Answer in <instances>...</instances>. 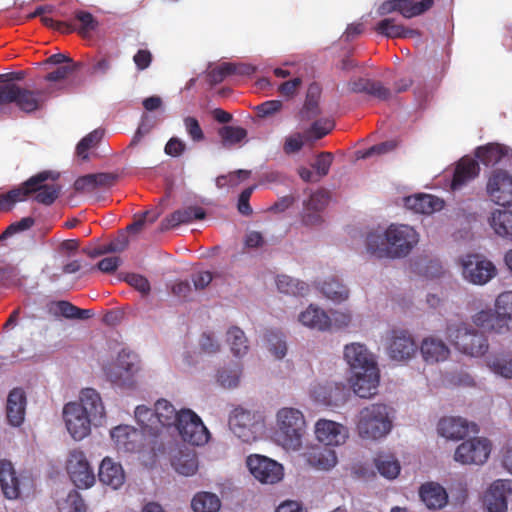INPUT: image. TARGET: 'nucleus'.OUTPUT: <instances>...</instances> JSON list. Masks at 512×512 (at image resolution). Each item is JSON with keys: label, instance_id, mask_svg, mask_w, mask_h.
Masks as SVG:
<instances>
[{"label": "nucleus", "instance_id": "1", "mask_svg": "<svg viewBox=\"0 0 512 512\" xmlns=\"http://www.w3.org/2000/svg\"><path fill=\"white\" fill-rule=\"evenodd\" d=\"M66 428L74 440H82L90 434L91 425H101L105 409L99 393L92 388L81 391L80 403L69 402L63 408Z\"/></svg>", "mask_w": 512, "mask_h": 512}, {"label": "nucleus", "instance_id": "2", "mask_svg": "<svg viewBox=\"0 0 512 512\" xmlns=\"http://www.w3.org/2000/svg\"><path fill=\"white\" fill-rule=\"evenodd\" d=\"M60 177L58 172L41 171L21 185L0 194V211L10 212L16 203L25 201L33 196V199L43 205L50 206L59 197L62 187L55 181Z\"/></svg>", "mask_w": 512, "mask_h": 512}, {"label": "nucleus", "instance_id": "3", "mask_svg": "<svg viewBox=\"0 0 512 512\" xmlns=\"http://www.w3.org/2000/svg\"><path fill=\"white\" fill-rule=\"evenodd\" d=\"M418 242L419 234L413 227L391 224L383 233H368L366 249L369 254L379 259H398L408 256Z\"/></svg>", "mask_w": 512, "mask_h": 512}, {"label": "nucleus", "instance_id": "4", "mask_svg": "<svg viewBox=\"0 0 512 512\" xmlns=\"http://www.w3.org/2000/svg\"><path fill=\"white\" fill-rule=\"evenodd\" d=\"M305 427V418L300 410L284 407L277 413L274 440L287 451H297L302 446Z\"/></svg>", "mask_w": 512, "mask_h": 512}, {"label": "nucleus", "instance_id": "5", "mask_svg": "<svg viewBox=\"0 0 512 512\" xmlns=\"http://www.w3.org/2000/svg\"><path fill=\"white\" fill-rule=\"evenodd\" d=\"M0 98L4 97L5 104H15V106L25 112L32 113L40 110L49 96L54 92L52 85L37 89L22 87L16 83L1 85Z\"/></svg>", "mask_w": 512, "mask_h": 512}, {"label": "nucleus", "instance_id": "6", "mask_svg": "<svg viewBox=\"0 0 512 512\" xmlns=\"http://www.w3.org/2000/svg\"><path fill=\"white\" fill-rule=\"evenodd\" d=\"M357 431L362 438L377 440L386 436L392 428L389 408L385 404H371L358 415Z\"/></svg>", "mask_w": 512, "mask_h": 512}, {"label": "nucleus", "instance_id": "7", "mask_svg": "<svg viewBox=\"0 0 512 512\" xmlns=\"http://www.w3.org/2000/svg\"><path fill=\"white\" fill-rule=\"evenodd\" d=\"M447 337L458 351L472 357L484 355L489 347L487 338L466 324L448 326Z\"/></svg>", "mask_w": 512, "mask_h": 512}, {"label": "nucleus", "instance_id": "8", "mask_svg": "<svg viewBox=\"0 0 512 512\" xmlns=\"http://www.w3.org/2000/svg\"><path fill=\"white\" fill-rule=\"evenodd\" d=\"M140 370V360L136 353L122 349L116 362L106 369L107 378L120 387H132L134 376Z\"/></svg>", "mask_w": 512, "mask_h": 512}, {"label": "nucleus", "instance_id": "9", "mask_svg": "<svg viewBox=\"0 0 512 512\" xmlns=\"http://www.w3.org/2000/svg\"><path fill=\"white\" fill-rule=\"evenodd\" d=\"M263 426L262 416L242 407L235 408L229 417L231 431L241 441L252 443L257 440L258 432Z\"/></svg>", "mask_w": 512, "mask_h": 512}, {"label": "nucleus", "instance_id": "10", "mask_svg": "<svg viewBox=\"0 0 512 512\" xmlns=\"http://www.w3.org/2000/svg\"><path fill=\"white\" fill-rule=\"evenodd\" d=\"M460 263L463 278L474 285H485L497 274L496 266L482 254H466Z\"/></svg>", "mask_w": 512, "mask_h": 512}, {"label": "nucleus", "instance_id": "11", "mask_svg": "<svg viewBox=\"0 0 512 512\" xmlns=\"http://www.w3.org/2000/svg\"><path fill=\"white\" fill-rule=\"evenodd\" d=\"M175 427L182 440L191 445H204L210 438V433L201 418L190 409H181L178 412Z\"/></svg>", "mask_w": 512, "mask_h": 512}, {"label": "nucleus", "instance_id": "12", "mask_svg": "<svg viewBox=\"0 0 512 512\" xmlns=\"http://www.w3.org/2000/svg\"><path fill=\"white\" fill-rule=\"evenodd\" d=\"M66 470L71 481L78 488L87 489L95 483L94 471L85 453L80 449H73L69 452Z\"/></svg>", "mask_w": 512, "mask_h": 512}, {"label": "nucleus", "instance_id": "13", "mask_svg": "<svg viewBox=\"0 0 512 512\" xmlns=\"http://www.w3.org/2000/svg\"><path fill=\"white\" fill-rule=\"evenodd\" d=\"M486 193L489 199L503 207L512 205V175L502 169H494L488 176Z\"/></svg>", "mask_w": 512, "mask_h": 512}, {"label": "nucleus", "instance_id": "14", "mask_svg": "<svg viewBox=\"0 0 512 512\" xmlns=\"http://www.w3.org/2000/svg\"><path fill=\"white\" fill-rule=\"evenodd\" d=\"M246 464L250 473L261 483L274 484L283 478L282 465L266 456L250 455L247 457Z\"/></svg>", "mask_w": 512, "mask_h": 512}, {"label": "nucleus", "instance_id": "15", "mask_svg": "<svg viewBox=\"0 0 512 512\" xmlns=\"http://www.w3.org/2000/svg\"><path fill=\"white\" fill-rule=\"evenodd\" d=\"M0 486L4 496L14 500L20 497L24 489L31 488L32 481L27 476L18 475L10 461L1 460Z\"/></svg>", "mask_w": 512, "mask_h": 512}, {"label": "nucleus", "instance_id": "16", "mask_svg": "<svg viewBox=\"0 0 512 512\" xmlns=\"http://www.w3.org/2000/svg\"><path fill=\"white\" fill-rule=\"evenodd\" d=\"M491 444L485 438H472L461 443L454 454L455 461L461 464L480 465L487 461Z\"/></svg>", "mask_w": 512, "mask_h": 512}, {"label": "nucleus", "instance_id": "17", "mask_svg": "<svg viewBox=\"0 0 512 512\" xmlns=\"http://www.w3.org/2000/svg\"><path fill=\"white\" fill-rule=\"evenodd\" d=\"M349 390L345 384L336 382L316 383L311 387V397L324 406L344 404Z\"/></svg>", "mask_w": 512, "mask_h": 512}, {"label": "nucleus", "instance_id": "18", "mask_svg": "<svg viewBox=\"0 0 512 512\" xmlns=\"http://www.w3.org/2000/svg\"><path fill=\"white\" fill-rule=\"evenodd\" d=\"M111 438L119 452L136 453L144 446L143 432L129 425H119L111 430Z\"/></svg>", "mask_w": 512, "mask_h": 512}, {"label": "nucleus", "instance_id": "19", "mask_svg": "<svg viewBox=\"0 0 512 512\" xmlns=\"http://www.w3.org/2000/svg\"><path fill=\"white\" fill-rule=\"evenodd\" d=\"M417 344L412 336L403 330H393L388 341L387 351L389 356L397 361H405L414 356Z\"/></svg>", "mask_w": 512, "mask_h": 512}, {"label": "nucleus", "instance_id": "20", "mask_svg": "<svg viewBox=\"0 0 512 512\" xmlns=\"http://www.w3.org/2000/svg\"><path fill=\"white\" fill-rule=\"evenodd\" d=\"M512 496V481L499 479L489 487L484 497V503L489 512H506L507 500Z\"/></svg>", "mask_w": 512, "mask_h": 512}, {"label": "nucleus", "instance_id": "21", "mask_svg": "<svg viewBox=\"0 0 512 512\" xmlns=\"http://www.w3.org/2000/svg\"><path fill=\"white\" fill-rule=\"evenodd\" d=\"M352 388L354 393L361 398H369L376 394L379 384V370L377 365L354 372Z\"/></svg>", "mask_w": 512, "mask_h": 512}, {"label": "nucleus", "instance_id": "22", "mask_svg": "<svg viewBox=\"0 0 512 512\" xmlns=\"http://www.w3.org/2000/svg\"><path fill=\"white\" fill-rule=\"evenodd\" d=\"M315 435L319 442L325 446H337L345 442L347 431L337 422L320 419L315 425Z\"/></svg>", "mask_w": 512, "mask_h": 512}, {"label": "nucleus", "instance_id": "23", "mask_svg": "<svg viewBox=\"0 0 512 512\" xmlns=\"http://www.w3.org/2000/svg\"><path fill=\"white\" fill-rule=\"evenodd\" d=\"M479 163L468 157H462L455 165L450 188L452 191L462 190L468 183L478 177Z\"/></svg>", "mask_w": 512, "mask_h": 512}, {"label": "nucleus", "instance_id": "24", "mask_svg": "<svg viewBox=\"0 0 512 512\" xmlns=\"http://www.w3.org/2000/svg\"><path fill=\"white\" fill-rule=\"evenodd\" d=\"M206 212L199 206H188L178 209L165 217L160 224V230L166 231L178 227L181 224H189L195 220H203Z\"/></svg>", "mask_w": 512, "mask_h": 512}, {"label": "nucleus", "instance_id": "25", "mask_svg": "<svg viewBox=\"0 0 512 512\" xmlns=\"http://www.w3.org/2000/svg\"><path fill=\"white\" fill-rule=\"evenodd\" d=\"M344 358L352 373L377 365L372 354L360 343H351L346 345L344 349Z\"/></svg>", "mask_w": 512, "mask_h": 512}, {"label": "nucleus", "instance_id": "26", "mask_svg": "<svg viewBox=\"0 0 512 512\" xmlns=\"http://www.w3.org/2000/svg\"><path fill=\"white\" fill-rule=\"evenodd\" d=\"M348 89L352 93H365L379 100L385 101L391 98L392 91L382 82L369 78H357L348 82Z\"/></svg>", "mask_w": 512, "mask_h": 512}, {"label": "nucleus", "instance_id": "27", "mask_svg": "<svg viewBox=\"0 0 512 512\" xmlns=\"http://www.w3.org/2000/svg\"><path fill=\"white\" fill-rule=\"evenodd\" d=\"M26 395L21 388H14L7 397L6 415L8 422L15 427L20 426L25 418Z\"/></svg>", "mask_w": 512, "mask_h": 512}, {"label": "nucleus", "instance_id": "28", "mask_svg": "<svg viewBox=\"0 0 512 512\" xmlns=\"http://www.w3.org/2000/svg\"><path fill=\"white\" fill-rule=\"evenodd\" d=\"M308 465L311 467L328 470L334 467L337 463V456L335 451L329 446H313L310 447L304 454Z\"/></svg>", "mask_w": 512, "mask_h": 512}, {"label": "nucleus", "instance_id": "29", "mask_svg": "<svg viewBox=\"0 0 512 512\" xmlns=\"http://www.w3.org/2000/svg\"><path fill=\"white\" fill-rule=\"evenodd\" d=\"M117 176L113 173H94L81 176L74 182V189L81 193H90L95 189L109 188L114 185Z\"/></svg>", "mask_w": 512, "mask_h": 512}, {"label": "nucleus", "instance_id": "30", "mask_svg": "<svg viewBox=\"0 0 512 512\" xmlns=\"http://www.w3.org/2000/svg\"><path fill=\"white\" fill-rule=\"evenodd\" d=\"M98 477L102 484L110 486L112 489H118L125 481V473L122 466L108 457L102 460Z\"/></svg>", "mask_w": 512, "mask_h": 512}, {"label": "nucleus", "instance_id": "31", "mask_svg": "<svg viewBox=\"0 0 512 512\" xmlns=\"http://www.w3.org/2000/svg\"><path fill=\"white\" fill-rule=\"evenodd\" d=\"M419 495L422 502L429 509H441L448 502L446 490L440 484L434 482L422 484Z\"/></svg>", "mask_w": 512, "mask_h": 512}, {"label": "nucleus", "instance_id": "32", "mask_svg": "<svg viewBox=\"0 0 512 512\" xmlns=\"http://www.w3.org/2000/svg\"><path fill=\"white\" fill-rule=\"evenodd\" d=\"M437 430L442 437L459 440L469 433V424L461 417H444L438 422Z\"/></svg>", "mask_w": 512, "mask_h": 512}, {"label": "nucleus", "instance_id": "33", "mask_svg": "<svg viewBox=\"0 0 512 512\" xmlns=\"http://www.w3.org/2000/svg\"><path fill=\"white\" fill-rule=\"evenodd\" d=\"M444 202L430 194H418L405 198V206L415 213L431 214L443 208Z\"/></svg>", "mask_w": 512, "mask_h": 512}, {"label": "nucleus", "instance_id": "34", "mask_svg": "<svg viewBox=\"0 0 512 512\" xmlns=\"http://www.w3.org/2000/svg\"><path fill=\"white\" fill-rule=\"evenodd\" d=\"M420 351L424 360L428 363L444 361L450 354L447 345L442 340L433 337L423 340Z\"/></svg>", "mask_w": 512, "mask_h": 512}, {"label": "nucleus", "instance_id": "35", "mask_svg": "<svg viewBox=\"0 0 512 512\" xmlns=\"http://www.w3.org/2000/svg\"><path fill=\"white\" fill-rule=\"evenodd\" d=\"M329 203V194L325 190H317L312 193L309 200L305 203V210L314 213H305L303 221L305 224H317L320 222L321 217L318 214Z\"/></svg>", "mask_w": 512, "mask_h": 512}, {"label": "nucleus", "instance_id": "36", "mask_svg": "<svg viewBox=\"0 0 512 512\" xmlns=\"http://www.w3.org/2000/svg\"><path fill=\"white\" fill-rule=\"evenodd\" d=\"M299 321L312 329L326 331L331 327L332 320L322 309L310 305L299 315Z\"/></svg>", "mask_w": 512, "mask_h": 512}, {"label": "nucleus", "instance_id": "37", "mask_svg": "<svg viewBox=\"0 0 512 512\" xmlns=\"http://www.w3.org/2000/svg\"><path fill=\"white\" fill-rule=\"evenodd\" d=\"M135 418L141 427L140 431L143 432V436L147 434L156 437L160 434V424L154 409L139 405L135 409Z\"/></svg>", "mask_w": 512, "mask_h": 512}, {"label": "nucleus", "instance_id": "38", "mask_svg": "<svg viewBox=\"0 0 512 512\" xmlns=\"http://www.w3.org/2000/svg\"><path fill=\"white\" fill-rule=\"evenodd\" d=\"M375 31L387 38H413L419 35L414 29L397 24L393 18H385L375 26Z\"/></svg>", "mask_w": 512, "mask_h": 512}, {"label": "nucleus", "instance_id": "39", "mask_svg": "<svg viewBox=\"0 0 512 512\" xmlns=\"http://www.w3.org/2000/svg\"><path fill=\"white\" fill-rule=\"evenodd\" d=\"M374 465L381 476L387 479H395L401 470L397 458L386 452H379L374 458Z\"/></svg>", "mask_w": 512, "mask_h": 512}, {"label": "nucleus", "instance_id": "40", "mask_svg": "<svg viewBox=\"0 0 512 512\" xmlns=\"http://www.w3.org/2000/svg\"><path fill=\"white\" fill-rule=\"evenodd\" d=\"M175 471L184 476H192L198 470V459L194 451L180 450L172 459Z\"/></svg>", "mask_w": 512, "mask_h": 512}, {"label": "nucleus", "instance_id": "41", "mask_svg": "<svg viewBox=\"0 0 512 512\" xmlns=\"http://www.w3.org/2000/svg\"><path fill=\"white\" fill-rule=\"evenodd\" d=\"M490 225L497 235L512 240V212L496 210L490 218Z\"/></svg>", "mask_w": 512, "mask_h": 512}, {"label": "nucleus", "instance_id": "42", "mask_svg": "<svg viewBox=\"0 0 512 512\" xmlns=\"http://www.w3.org/2000/svg\"><path fill=\"white\" fill-rule=\"evenodd\" d=\"M194 512H218L221 508L219 497L211 492H198L191 501Z\"/></svg>", "mask_w": 512, "mask_h": 512}, {"label": "nucleus", "instance_id": "43", "mask_svg": "<svg viewBox=\"0 0 512 512\" xmlns=\"http://www.w3.org/2000/svg\"><path fill=\"white\" fill-rule=\"evenodd\" d=\"M473 323L486 331L498 334L504 333L502 321L491 309L481 310L472 316Z\"/></svg>", "mask_w": 512, "mask_h": 512}, {"label": "nucleus", "instance_id": "44", "mask_svg": "<svg viewBox=\"0 0 512 512\" xmlns=\"http://www.w3.org/2000/svg\"><path fill=\"white\" fill-rule=\"evenodd\" d=\"M155 414L159 420L160 432L164 427L176 425L178 412L174 406L165 399H160L155 403Z\"/></svg>", "mask_w": 512, "mask_h": 512}, {"label": "nucleus", "instance_id": "45", "mask_svg": "<svg viewBox=\"0 0 512 512\" xmlns=\"http://www.w3.org/2000/svg\"><path fill=\"white\" fill-rule=\"evenodd\" d=\"M320 291L326 298L334 302H342L347 300L349 297V290L347 287L334 277L325 280L320 285Z\"/></svg>", "mask_w": 512, "mask_h": 512}, {"label": "nucleus", "instance_id": "46", "mask_svg": "<svg viewBox=\"0 0 512 512\" xmlns=\"http://www.w3.org/2000/svg\"><path fill=\"white\" fill-rule=\"evenodd\" d=\"M475 155L483 165L489 167L498 164L505 156V152L499 144H488L478 147Z\"/></svg>", "mask_w": 512, "mask_h": 512}, {"label": "nucleus", "instance_id": "47", "mask_svg": "<svg viewBox=\"0 0 512 512\" xmlns=\"http://www.w3.org/2000/svg\"><path fill=\"white\" fill-rule=\"evenodd\" d=\"M495 313L502 320L500 323L503 324L505 332L508 331V322L512 320V291H505L497 297Z\"/></svg>", "mask_w": 512, "mask_h": 512}, {"label": "nucleus", "instance_id": "48", "mask_svg": "<svg viewBox=\"0 0 512 512\" xmlns=\"http://www.w3.org/2000/svg\"><path fill=\"white\" fill-rule=\"evenodd\" d=\"M279 292L284 294L304 296L308 292V285L287 275H279L276 279Z\"/></svg>", "mask_w": 512, "mask_h": 512}, {"label": "nucleus", "instance_id": "49", "mask_svg": "<svg viewBox=\"0 0 512 512\" xmlns=\"http://www.w3.org/2000/svg\"><path fill=\"white\" fill-rule=\"evenodd\" d=\"M319 97H320V89L318 85L312 84L309 86L306 100L303 106V109L301 110V118L302 119H311L315 116H317L319 111Z\"/></svg>", "mask_w": 512, "mask_h": 512}, {"label": "nucleus", "instance_id": "50", "mask_svg": "<svg viewBox=\"0 0 512 512\" xmlns=\"http://www.w3.org/2000/svg\"><path fill=\"white\" fill-rule=\"evenodd\" d=\"M241 372V367L237 363L228 368L220 369L217 372V382L223 388H235L239 384Z\"/></svg>", "mask_w": 512, "mask_h": 512}, {"label": "nucleus", "instance_id": "51", "mask_svg": "<svg viewBox=\"0 0 512 512\" xmlns=\"http://www.w3.org/2000/svg\"><path fill=\"white\" fill-rule=\"evenodd\" d=\"M227 341L231 346V351L235 356H242L247 353V338L244 332L238 327H232L227 332Z\"/></svg>", "mask_w": 512, "mask_h": 512}, {"label": "nucleus", "instance_id": "52", "mask_svg": "<svg viewBox=\"0 0 512 512\" xmlns=\"http://www.w3.org/2000/svg\"><path fill=\"white\" fill-rule=\"evenodd\" d=\"M223 146H232L240 143L247 136L246 129L235 126H223L218 130Z\"/></svg>", "mask_w": 512, "mask_h": 512}, {"label": "nucleus", "instance_id": "53", "mask_svg": "<svg viewBox=\"0 0 512 512\" xmlns=\"http://www.w3.org/2000/svg\"><path fill=\"white\" fill-rule=\"evenodd\" d=\"M103 137V131L100 129H95L89 134H87L84 138L80 140V142L76 146V154L82 160H87L89 158L88 151L96 146L99 141Z\"/></svg>", "mask_w": 512, "mask_h": 512}, {"label": "nucleus", "instance_id": "54", "mask_svg": "<svg viewBox=\"0 0 512 512\" xmlns=\"http://www.w3.org/2000/svg\"><path fill=\"white\" fill-rule=\"evenodd\" d=\"M487 365L496 374L505 378H512V359L504 355L489 357Z\"/></svg>", "mask_w": 512, "mask_h": 512}, {"label": "nucleus", "instance_id": "55", "mask_svg": "<svg viewBox=\"0 0 512 512\" xmlns=\"http://www.w3.org/2000/svg\"><path fill=\"white\" fill-rule=\"evenodd\" d=\"M403 17L413 18L424 14L434 6V0H404Z\"/></svg>", "mask_w": 512, "mask_h": 512}, {"label": "nucleus", "instance_id": "56", "mask_svg": "<svg viewBox=\"0 0 512 512\" xmlns=\"http://www.w3.org/2000/svg\"><path fill=\"white\" fill-rule=\"evenodd\" d=\"M266 340L268 342L270 352L276 358L281 359L286 355L287 346L281 333L269 331L266 334Z\"/></svg>", "mask_w": 512, "mask_h": 512}, {"label": "nucleus", "instance_id": "57", "mask_svg": "<svg viewBox=\"0 0 512 512\" xmlns=\"http://www.w3.org/2000/svg\"><path fill=\"white\" fill-rule=\"evenodd\" d=\"M334 125L330 119L317 120L306 131V136L315 140L321 139L333 130Z\"/></svg>", "mask_w": 512, "mask_h": 512}, {"label": "nucleus", "instance_id": "58", "mask_svg": "<svg viewBox=\"0 0 512 512\" xmlns=\"http://www.w3.org/2000/svg\"><path fill=\"white\" fill-rule=\"evenodd\" d=\"M75 19L80 22L78 33L81 36H86L94 31L98 26V21L88 11L79 10L75 12Z\"/></svg>", "mask_w": 512, "mask_h": 512}, {"label": "nucleus", "instance_id": "59", "mask_svg": "<svg viewBox=\"0 0 512 512\" xmlns=\"http://www.w3.org/2000/svg\"><path fill=\"white\" fill-rule=\"evenodd\" d=\"M185 130L193 142H202L205 139V134L199 124V121L192 116H187L183 119Z\"/></svg>", "mask_w": 512, "mask_h": 512}, {"label": "nucleus", "instance_id": "60", "mask_svg": "<svg viewBox=\"0 0 512 512\" xmlns=\"http://www.w3.org/2000/svg\"><path fill=\"white\" fill-rule=\"evenodd\" d=\"M332 162V153L321 152L320 154L317 155L315 162L312 164V167L316 171L317 176H319V178H322L329 173Z\"/></svg>", "mask_w": 512, "mask_h": 512}, {"label": "nucleus", "instance_id": "61", "mask_svg": "<svg viewBox=\"0 0 512 512\" xmlns=\"http://www.w3.org/2000/svg\"><path fill=\"white\" fill-rule=\"evenodd\" d=\"M398 146L397 140H388L375 144L363 152L361 158L366 159L373 155H384L395 150Z\"/></svg>", "mask_w": 512, "mask_h": 512}, {"label": "nucleus", "instance_id": "62", "mask_svg": "<svg viewBox=\"0 0 512 512\" xmlns=\"http://www.w3.org/2000/svg\"><path fill=\"white\" fill-rule=\"evenodd\" d=\"M79 66H80L79 63H72V64H66L63 66H59L54 71L48 73L44 77V80L47 82H57V81L64 80L70 74L75 72Z\"/></svg>", "mask_w": 512, "mask_h": 512}, {"label": "nucleus", "instance_id": "63", "mask_svg": "<svg viewBox=\"0 0 512 512\" xmlns=\"http://www.w3.org/2000/svg\"><path fill=\"white\" fill-rule=\"evenodd\" d=\"M35 224V219L32 217H24L20 221L10 224L6 230L0 235V240L10 237L18 232L30 229Z\"/></svg>", "mask_w": 512, "mask_h": 512}, {"label": "nucleus", "instance_id": "64", "mask_svg": "<svg viewBox=\"0 0 512 512\" xmlns=\"http://www.w3.org/2000/svg\"><path fill=\"white\" fill-rule=\"evenodd\" d=\"M126 282L143 295H148L151 290L148 279L140 274L130 273L125 278Z\"/></svg>", "mask_w": 512, "mask_h": 512}]
</instances>
